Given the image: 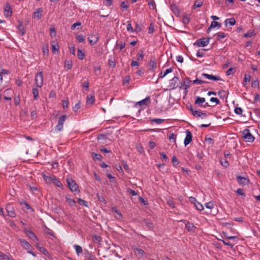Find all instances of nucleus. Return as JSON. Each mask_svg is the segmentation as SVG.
I'll list each match as a JSON object with an SVG mask.
<instances>
[{"mask_svg": "<svg viewBox=\"0 0 260 260\" xmlns=\"http://www.w3.org/2000/svg\"><path fill=\"white\" fill-rule=\"evenodd\" d=\"M67 118L66 115H62L58 118L57 124L54 127V131L56 132L62 131L63 124Z\"/></svg>", "mask_w": 260, "mask_h": 260, "instance_id": "nucleus-1", "label": "nucleus"}, {"mask_svg": "<svg viewBox=\"0 0 260 260\" xmlns=\"http://www.w3.org/2000/svg\"><path fill=\"white\" fill-rule=\"evenodd\" d=\"M242 135L243 138L246 142H252L255 139L254 137L250 133V131L247 128L243 130Z\"/></svg>", "mask_w": 260, "mask_h": 260, "instance_id": "nucleus-2", "label": "nucleus"}, {"mask_svg": "<svg viewBox=\"0 0 260 260\" xmlns=\"http://www.w3.org/2000/svg\"><path fill=\"white\" fill-rule=\"evenodd\" d=\"M210 39V38H203L199 39L193 43V45L199 47L206 46L209 44Z\"/></svg>", "mask_w": 260, "mask_h": 260, "instance_id": "nucleus-3", "label": "nucleus"}, {"mask_svg": "<svg viewBox=\"0 0 260 260\" xmlns=\"http://www.w3.org/2000/svg\"><path fill=\"white\" fill-rule=\"evenodd\" d=\"M67 182L69 187L72 191H79L78 184L72 178H67Z\"/></svg>", "mask_w": 260, "mask_h": 260, "instance_id": "nucleus-4", "label": "nucleus"}, {"mask_svg": "<svg viewBox=\"0 0 260 260\" xmlns=\"http://www.w3.org/2000/svg\"><path fill=\"white\" fill-rule=\"evenodd\" d=\"M35 82L37 87L41 88L42 86L43 83V75L42 72H40L36 74L35 77Z\"/></svg>", "mask_w": 260, "mask_h": 260, "instance_id": "nucleus-5", "label": "nucleus"}, {"mask_svg": "<svg viewBox=\"0 0 260 260\" xmlns=\"http://www.w3.org/2000/svg\"><path fill=\"white\" fill-rule=\"evenodd\" d=\"M178 81L179 78L177 76H175L170 80L169 87L171 90H174L177 87L179 88V86H180V83H178Z\"/></svg>", "mask_w": 260, "mask_h": 260, "instance_id": "nucleus-6", "label": "nucleus"}, {"mask_svg": "<svg viewBox=\"0 0 260 260\" xmlns=\"http://www.w3.org/2000/svg\"><path fill=\"white\" fill-rule=\"evenodd\" d=\"M6 210L7 213V215L11 217H15L16 214L15 213L14 207L11 205L8 204L6 207Z\"/></svg>", "mask_w": 260, "mask_h": 260, "instance_id": "nucleus-7", "label": "nucleus"}, {"mask_svg": "<svg viewBox=\"0 0 260 260\" xmlns=\"http://www.w3.org/2000/svg\"><path fill=\"white\" fill-rule=\"evenodd\" d=\"M236 178L238 183L241 185L244 186L249 183V179L247 177L237 176Z\"/></svg>", "mask_w": 260, "mask_h": 260, "instance_id": "nucleus-8", "label": "nucleus"}, {"mask_svg": "<svg viewBox=\"0 0 260 260\" xmlns=\"http://www.w3.org/2000/svg\"><path fill=\"white\" fill-rule=\"evenodd\" d=\"M191 81L190 80L189 78H185L183 81L180 83V86H179V89H182L184 88L185 90H186L190 86V83Z\"/></svg>", "mask_w": 260, "mask_h": 260, "instance_id": "nucleus-9", "label": "nucleus"}, {"mask_svg": "<svg viewBox=\"0 0 260 260\" xmlns=\"http://www.w3.org/2000/svg\"><path fill=\"white\" fill-rule=\"evenodd\" d=\"M150 103V97L147 96L145 99H144L139 102H137L136 104H135V107H137L138 106H139L140 107H142L144 106H146Z\"/></svg>", "mask_w": 260, "mask_h": 260, "instance_id": "nucleus-10", "label": "nucleus"}, {"mask_svg": "<svg viewBox=\"0 0 260 260\" xmlns=\"http://www.w3.org/2000/svg\"><path fill=\"white\" fill-rule=\"evenodd\" d=\"M186 133V135L184 141L185 146H186L191 142L192 137V134L190 131L187 130Z\"/></svg>", "mask_w": 260, "mask_h": 260, "instance_id": "nucleus-11", "label": "nucleus"}, {"mask_svg": "<svg viewBox=\"0 0 260 260\" xmlns=\"http://www.w3.org/2000/svg\"><path fill=\"white\" fill-rule=\"evenodd\" d=\"M18 240L21 243L22 246L26 250H29L32 248L31 245L26 240L20 238Z\"/></svg>", "mask_w": 260, "mask_h": 260, "instance_id": "nucleus-12", "label": "nucleus"}, {"mask_svg": "<svg viewBox=\"0 0 260 260\" xmlns=\"http://www.w3.org/2000/svg\"><path fill=\"white\" fill-rule=\"evenodd\" d=\"M24 232L27 236L34 241H38L37 236L31 230H25Z\"/></svg>", "mask_w": 260, "mask_h": 260, "instance_id": "nucleus-13", "label": "nucleus"}, {"mask_svg": "<svg viewBox=\"0 0 260 260\" xmlns=\"http://www.w3.org/2000/svg\"><path fill=\"white\" fill-rule=\"evenodd\" d=\"M148 67L150 71H154L156 68V62L154 58H151L148 63Z\"/></svg>", "mask_w": 260, "mask_h": 260, "instance_id": "nucleus-14", "label": "nucleus"}, {"mask_svg": "<svg viewBox=\"0 0 260 260\" xmlns=\"http://www.w3.org/2000/svg\"><path fill=\"white\" fill-rule=\"evenodd\" d=\"M43 12V10L42 8H39L37 9V11H35L33 14V18H37L38 20L41 19L42 18V13Z\"/></svg>", "mask_w": 260, "mask_h": 260, "instance_id": "nucleus-15", "label": "nucleus"}, {"mask_svg": "<svg viewBox=\"0 0 260 260\" xmlns=\"http://www.w3.org/2000/svg\"><path fill=\"white\" fill-rule=\"evenodd\" d=\"M170 8L172 12L176 16H179L180 14V11L178 7L174 4H171L170 5Z\"/></svg>", "mask_w": 260, "mask_h": 260, "instance_id": "nucleus-16", "label": "nucleus"}, {"mask_svg": "<svg viewBox=\"0 0 260 260\" xmlns=\"http://www.w3.org/2000/svg\"><path fill=\"white\" fill-rule=\"evenodd\" d=\"M4 14L6 17H10L12 14V10L11 6L9 4H6L4 9Z\"/></svg>", "mask_w": 260, "mask_h": 260, "instance_id": "nucleus-17", "label": "nucleus"}, {"mask_svg": "<svg viewBox=\"0 0 260 260\" xmlns=\"http://www.w3.org/2000/svg\"><path fill=\"white\" fill-rule=\"evenodd\" d=\"M51 48L53 53L56 54V53H58L59 51V46L57 43L55 41L51 42Z\"/></svg>", "mask_w": 260, "mask_h": 260, "instance_id": "nucleus-18", "label": "nucleus"}, {"mask_svg": "<svg viewBox=\"0 0 260 260\" xmlns=\"http://www.w3.org/2000/svg\"><path fill=\"white\" fill-rule=\"evenodd\" d=\"M18 22L19 24L17 26V29L19 30V33L20 34V35L23 36V35H24L25 33V30L24 28L22 27V22L19 20L18 21Z\"/></svg>", "mask_w": 260, "mask_h": 260, "instance_id": "nucleus-19", "label": "nucleus"}, {"mask_svg": "<svg viewBox=\"0 0 260 260\" xmlns=\"http://www.w3.org/2000/svg\"><path fill=\"white\" fill-rule=\"evenodd\" d=\"M185 228L189 232H194L196 227L193 224V223L190 222H188L185 224Z\"/></svg>", "mask_w": 260, "mask_h": 260, "instance_id": "nucleus-20", "label": "nucleus"}, {"mask_svg": "<svg viewBox=\"0 0 260 260\" xmlns=\"http://www.w3.org/2000/svg\"><path fill=\"white\" fill-rule=\"evenodd\" d=\"M91 157L94 160H99L101 161L103 159V156L101 154L96 153L95 152H92Z\"/></svg>", "mask_w": 260, "mask_h": 260, "instance_id": "nucleus-21", "label": "nucleus"}, {"mask_svg": "<svg viewBox=\"0 0 260 260\" xmlns=\"http://www.w3.org/2000/svg\"><path fill=\"white\" fill-rule=\"evenodd\" d=\"M145 225L147 227L149 230H153L154 225L152 222L149 219H144L143 220Z\"/></svg>", "mask_w": 260, "mask_h": 260, "instance_id": "nucleus-22", "label": "nucleus"}, {"mask_svg": "<svg viewBox=\"0 0 260 260\" xmlns=\"http://www.w3.org/2000/svg\"><path fill=\"white\" fill-rule=\"evenodd\" d=\"M173 71L172 68H169L167 69L165 72L162 73V71L160 73V74L158 75L159 78H163L165 77L167 74L169 73H171Z\"/></svg>", "mask_w": 260, "mask_h": 260, "instance_id": "nucleus-23", "label": "nucleus"}, {"mask_svg": "<svg viewBox=\"0 0 260 260\" xmlns=\"http://www.w3.org/2000/svg\"><path fill=\"white\" fill-rule=\"evenodd\" d=\"M53 176H47L45 174L43 175V178L47 182L51 183L53 181Z\"/></svg>", "mask_w": 260, "mask_h": 260, "instance_id": "nucleus-24", "label": "nucleus"}, {"mask_svg": "<svg viewBox=\"0 0 260 260\" xmlns=\"http://www.w3.org/2000/svg\"><path fill=\"white\" fill-rule=\"evenodd\" d=\"M205 102V99L204 98L198 96L196 98L194 103L196 105H201Z\"/></svg>", "mask_w": 260, "mask_h": 260, "instance_id": "nucleus-25", "label": "nucleus"}, {"mask_svg": "<svg viewBox=\"0 0 260 260\" xmlns=\"http://www.w3.org/2000/svg\"><path fill=\"white\" fill-rule=\"evenodd\" d=\"M150 121L151 124H153V122L156 123V124H161L165 121V119H159V118H153L150 119Z\"/></svg>", "mask_w": 260, "mask_h": 260, "instance_id": "nucleus-26", "label": "nucleus"}, {"mask_svg": "<svg viewBox=\"0 0 260 260\" xmlns=\"http://www.w3.org/2000/svg\"><path fill=\"white\" fill-rule=\"evenodd\" d=\"M226 35L223 32H219L217 33L214 36L216 37L217 40H220L221 39H223L226 37Z\"/></svg>", "mask_w": 260, "mask_h": 260, "instance_id": "nucleus-27", "label": "nucleus"}, {"mask_svg": "<svg viewBox=\"0 0 260 260\" xmlns=\"http://www.w3.org/2000/svg\"><path fill=\"white\" fill-rule=\"evenodd\" d=\"M108 65L109 67L114 68L116 66L115 60L114 58L111 57L108 60Z\"/></svg>", "mask_w": 260, "mask_h": 260, "instance_id": "nucleus-28", "label": "nucleus"}, {"mask_svg": "<svg viewBox=\"0 0 260 260\" xmlns=\"http://www.w3.org/2000/svg\"><path fill=\"white\" fill-rule=\"evenodd\" d=\"M54 183L55 185H56L58 187H62V184L60 182V181L57 179L56 177L55 176H53V181L52 182Z\"/></svg>", "mask_w": 260, "mask_h": 260, "instance_id": "nucleus-29", "label": "nucleus"}, {"mask_svg": "<svg viewBox=\"0 0 260 260\" xmlns=\"http://www.w3.org/2000/svg\"><path fill=\"white\" fill-rule=\"evenodd\" d=\"M77 55L78 58L81 60H83L85 57L84 53L80 49H78Z\"/></svg>", "mask_w": 260, "mask_h": 260, "instance_id": "nucleus-30", "label": "nucleus"}, {"mask_svg": "<svg viewBox=\"0 0 260 260\" xmlns=\"http://www.w3.org/2000/svg\"><path fill=\"white\" fill-rule=\"evenodd\" d=\"M94 102V96L93 95L87 96L86 102L88 104L92 105Z\"/></svg>", "mask_w": 260, "mask_h": 260, "instance_id": "nucleus-31", "label": "nucleus"}, {"mask_svg": "<svg viewBox=\"0 0 260 260\" xmlns=\"http://www.w3.org/2000/svg\"><path fill=\"white\" fill-rule=\"evenodd\" d=\"M32 94L34 95V99L35 100H37L39 97V91L37 88L32 89Z\"/></svg>", "mask_w": 260, "mask_h": 260, "instance_id": "nucleus-32", "label": "nucleus"}, {"mask_svg": "<svg viewBox=\"0 0 260 260\" xmlns=\"http://www.w3.org/2000/svg\"><path fill=\"white\" fill-rule=\"evenodd\" d=\"M64 67L68 70H70L72 67V61L71 60H65Z\"/></svg>", "mask_w": 260, "mask_h": 260, "instance_id": "nucleus-33", "label": "nucleus"}, {"mask_svg": "<svg viewBox=\"0 0 260 260\" xmlns=\"http://www.w3.org/2000/svg\"><path fill=\"white\" fill-rule=\"evenodd\" d=\"M66 201L70 204L71 206H76V201L70 198L66 197Z\"/></svg>", "mask_w": 260, "mask_h": 260, "instance_id": "nucleus-34", "label": "nucleus"}, {"mask_svg": "<svg viewBox=\"0 0 260 260\" xmlns=\"http://www.w3.org/2000/svg\"><path fill=\"white\" fill-rule=\"evenodd\" d=\"M205 147L207 146V145H208V148L210 147V145L211 144V137L206 136L205 138Z\"/></svg>", "mask_w": 260, "mask_h": 260, "instance_id": "nucleus-35", "label": "nucleus"}, {"mask_svg": "<svg viewBox=\"0 0 260 260\" xmlns=\"http://www.w3.org/2000/svg\"><path fill=\"white\" fill-rule=\"evenodd\" d=\"M192 114L194 116L200 117L201 115H206V113H203L200 110H195L194 111H192Z\"/></svg>", "mask_w": 260, "mask_h": 260, "instance_id": "nucleus-36", "label": "nucleus"}, {"mask_svg": "<svg viewBox=\"0 0 260 260\" xmlns=\"http://www.w3.org/2000/svg\"><path fill=\"white\" fill-rule=\"evenodd\" d=\"M225 23H229L231 25H234L236 24V20L234 18L226 19L225 21Z\"/></svg>", "mask_w": 260, "mask_h": 260, "instance_id": "nucleus-37", "label": "nucleus"}, {"mask_svg": "<svg viewBox=\"0 0 260 260\" xmlns=\"http://www.w3.org/2000/svg\"><path fill=\"white\" fill-rule=\"evenodd\" d=\"M74 248L76 250V252L78 255H79V254H81L83 252L82 248L80 246L78 245H74Z\"/></svg>", "mask_w": 260, "mask_h": 260, "instance_id": "nucleus-38", "label": "nucleus"}, {"mask_svg": "<svg viewBox=\"0 0 260 260\" xmlns=\"http://www.w3.org/2000/svg\"><path fill=\"white\" fill-rule=\"evenodd\" d=\"M39 250L46 256H48L49 254L48 250L44 247H39Z\"/></svg>", "mask_w": 260, "mask_h": 260, "instance_id": "nucleus-39", "label": "nucleus"}, {"mask_svg": "<svg viewBox=\"0 0 260 260\" xmlns=\"http://www.w3.org/2000/svg\"><path fill=\"white\" fill-rule=\"evenodd\" d=\"M125 46V43H122V42H120L119 43H116L115 47L117 48H119L120 50L121 51L124 48Z\"/></svg>", "mask_w": 260, "mask_h": 260, "instance_id": "nucleus-40", "label": "nucleus"}, {"mask_svg": "<svg viewBox=\"0 0 260 260\" xmlns=\"http://www.w3.org/2000/svg\"><path fill=\"white\" fill-rule=\"evenodd\" d=\"M77 202L80 205L87 207V202L82 199L79 198Z\"/></svg>", "mask_w": 260, "mask_h": 260, "instance_id": "nucleus-41", "label": "nucleus"}, {"mask_svg": "<svg viewBox=\"0 0 260 260\" xmlns=\"http://www.w3.org/2000/svg\"><path fill=\"white\" fill-rule=\"evenodd\" d=\"M134 250L137 252V254L140 256H143L145 254L144 251L138 248H134Z\"/></svg>", "mask_w": 260, "mask_h": 260, "instance_id": "nucleus-42", "label": "nucleus"}, {"mask_svg": "<svg viewBox=\"0 0 260 260\" xmlns=\"http://www.w3.org/2000/svg\"><path fill=\"white\" fill-rule=\"evenodd\" d=\"M189 18L187 15H184L183 16L182 22L184 24H187L189 22Z\"/></svg>", "mask_w": 260, "mask_h": 260, "instance_id": "nucleus-43", "label": "nucleus"}, {"mask_svg": "<svg viewBox=\"0 0 260 260\" xmlns=\"http://www.w3.org/2000/svg\"><path fill=\"white\" fill-rule=\"evenodd\" d=\"M220 164L224 168H228L229 166V163L226 159H221Z\"/></svg>", "mask_w": 260, "mask_h": 260, "instance_id": "nucleus-44", "label": "nucleus"}, {"mask_svg": "<svg viewBox=\"0 0 260 260\" xmlns=\"http://www.w3.org/2000/svg\"><path fill=\"white\" fill-rule=\"evenodd\" d=\"M172 161L174 166H176L179 164V160L175 156L172 157Z\"/></svg>", "mask_w": 260, "mask_h": 260, "instance_id": "nucleus-45", "label": "nucleus"}, {"mask_svg": "<svg viewBox=\"0 0 260 260\" xmlns=\"http://www.w3.org/2000/svg\"><path fill=\"white\" fill-rule=\"evenodd\" d=\"M76 39L79 43H83L85 41L84 36L82 35H78L76 36Z\"/></svg>", "mask_w": 260, "mask_h": 260, "instance_id": "nucleus-46", "label": "nucleus"}, {"mask_svg": "<svg viewBox=\"0 0 260 260\" xmlns=\"http://www.w3.org/2000/svg\"><path fill=\"white\" fill-rule=\"evenodd\" d=\"M86 258L88 260H96L95 257L90 253H88L86 254Z\"/></svg>", "mask_w": 260, "mask_h": 260, "instance_id": "nucleus-47", "label": "nucleus"}, {"mask_svg": "<svg viewBox=\"0 0 260 260\" xmlns=\"http://www.w3.org/2000/svg\"><path fill=\"white\" fill-rule=\"evenodd\" d=\"M235 69L233 68H230L227 71H226V75L229 76L233 74L235 72Z\"/></svg>", "mask_w": 260, "mask_h": 260, "instance_id": "nucleus-48", "label": "nucleus"}, {"mask_svg": "<svg viewBox=\"0 0 260 260\" xmlns=\"http://www.w3.org/2000/svg\"><path fill=\"white\" fill-rule=\"evenodd\" d=\"M194 205L196 207L197 209L199 211H201L204 209L203 205L198 202H197V203H195Z\"/></svg>", "mask_w": 260, "mask_h": 260, "instance_id": "nucleus-49", "label": "nucleus"}, {"mask_svg": "<svg viewBox=\"0 0 260 260\" xmlns=\"http://www.w3.org/2000/svg\"><path fill=\"white\" fill-rule=\"evenodd\" d=\"M234 111L236 114H238V115H241V114H242V113L243 112V110L241 108L236 107V108H235Z\"/></svg>", "mask_w": 260, "mask_h": 260, "instance_id": "nucleus-50", "label": "nucleus"}, {"mask_svg": "<svg viewBox=\"0 0 260 260\" xmlns=\"http://www.w3.org/2000/svg\"><path fill=\"white\" fill-rule=\"evenodd\" d=\"M80 108V102L79 101L74 107H73V110L74 112H77Z\"/></svg>", "mask_w": 260, "mask_h": 260, "instance_id": "nucleus-51", "label": "nucleus"}, {"mask_svg": "<svg viewBox=\"0 0 260 260\" xmlns=\"http://www.w3.org/2000/svg\"><path fill=\"white\" fill-rule=\"evenodd\" d=\"M128 24L126 26V29L127 31L134 32V30L132 26V24L129 21L127 22Z\"/></svg>", "mask_w": 260, "mask_h": 260, "instance_id": "nucleus-52", "label": "nucleus"}, {"mask_svg": "<svg viewBox=\"0 0 260 260\" xmlns=\"http://www.w3.org/2000/svg\"><path fill=\"white\" fill-rule=\"evenodd\" d=\"M81 22L80 21H77L76 23H74L71 25V29L74 30L75 29V28L78 26H81Z\"/></svg>", "mask_w": 260, "mask_h": 260, "instance_id": "nucleus-53", "label": "nucleus"}, {"mask_svg": "<svg viewBox=\"0 0 260 260\" xmlns=\"http://www.w3.org/2000/svg\"><path fill=\"white\" fill-rule=\"evenodd\" d=\"M192 82L193 84H201L204 83H206V82H205L203 80L198 79L193 80L192 81Z\"/></svg>", "mask_w": 260, "mask_h": 260, "instance_id": "nucleus-54", "label": "nucleus"}, {"mask_svg": "<svg viewBox=\"0 0 260 260\" xmlns=\"http://www.w3.org/2000/svg\"><path fill=\"white\" fill-rule=\"evenodd\" d=\"M150 9H154L155 8V4L153 1H150L148 3Z\"/></svg>", "mask_w": 260, "mask_h": 260, "instance_id": "nucleus-55", "label": "nucleus"}, {"mask_svg": "<svg viewBox=\"0 0 260 260\" xmlns=\"http://www.w3.org/2000/svg\"><path fill=\"white\" fill-rule=\"evenodd\" d=\"M169 139L170 141H173L174 142H176V135L174 133L171 134L169 137Z\"/></svg>", "mask_w": 260, "mask_h": 260, "instance_id": "nucleus-56", "label": "nucleus"}, {"mask_svg": "<svg viewBox=\"0 0 260 260\" xmlns=\"http://www.w3.org/2000/svg\"><path fill=\"white\" fill-rule=\"evenodd\" d=\"M120 7L127 10L128 8V5H127V2H122L120 4Z\"/></svg>", "mask_w": 260, "mask_h": 260, "instance_id": "nucleus-57", "label": "nucleus"}, {"mask_svg": "<svg viewBox=\"0 0 260 260\" xmlns=\"http://www.w3.org/2000/svg\"><path fill=\"white\" fill-rule=\"evenodd\" d=\"M251 86L253 88H256L259 86V82L258 80H255L252 82Z\"/></svg>", "mask_w": 260, "mask_h": 260, "instance_id": "nucleus-58", "label": "nucleus"}, {"mask_svg": "<svg viewBox=\"0 0 260 260\" xmlns=\"http://www.w3.org/2000/svg\"><path fill=\"white\" fill-rule=\"evenodd\" d=\"M50 34L51 37H55L56 36V30L54 27H51L50 28Z\"/></svg>", "mask_w": 260, "mask_h": 260, "instance_id": "nucleus-59", "label": "nucleus"}, {"mask_svg": "<svg viewBox=\"0 0 260 260\" xmlns=\"http://www.w3.org/2000/svg\"><path fill=\"white\" fill-rule=\"evenodd\" d=\"M221 26V24L217 22H216L215 21H212V28H219Z\"/></svg>", "mask_w": 260, "mask_h": 260, "instance_id": "nucleus-60", "label": "nucleus"}, {"mask_svg": "<svg viewBox=\"0 0 260 260\" xmlns=\"http://www.w3.org/2000/svg\"><path fill=\"white\" fill-rule=\"evenodd\" d=\"M88 40L90 43V44L92 45L95 44L98 40V38L95 37L94 40L90 39V38H88Z\"/></svg>", "mask_w": 260, "mask_h": 260, "instance_id": "nucleus-61", "label": "nucleus"}, {"mask_svg": "<svg viewBox=\"0 0 260 260\" xmlns=\"http://www.w3.org/2000/svg\"><path fill=\"white\" fill-rule=\"evenodd\" d=\"M159 154L161 156V157H162V158L163 159H164V160L165 161H168V160H169L168 157H167V156L166 155V154L165 153H164V152H160Z\"/></svg>", "mask_w": 260, "mask_h": 260, "instance_id": "nucleus-62", "label": "nucleus"}, {"mask_svg": "<svg viewBox=\"0 0 260 260\" xmlns=\"http://www.w3.org/2000/svg\"><path fill=\"white\" fill-rule=\"evenodd\" d=\"M104 4L106 6L110 7L113 4V0H104Z\"/></svg>", "mask_w": 260, "mask_h": 260, "instance_id": "nucleus-63", "label": "nucleus"}, {"mask_svg": "<svg viewBox=\"0 0 260 260\" xmlns=\"http://www.w3.org/2000/svg\"><path fill=\"white\" fill-rule=\"evenodd\" d=\"M82 86L85 88L86 90H87L89 87V82L88 81L84 82L82 83Z\"/></svg>", "mask_w": 260, "mask_h": 260, "instance_id": "nucleus-64", "label": "nucleus"}]
</instances>
